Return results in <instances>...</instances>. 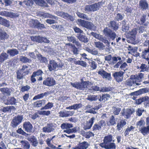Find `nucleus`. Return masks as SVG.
Masks as SVG:
<instances>
[{
    "label": "nucleus",
    "mask_w": 149,
    "mask_h": 149,
    "mask_svg": "<svg viewBox=\"0 0 149 149\" xmlns=\"http://www.w3.org/2000/svg\"><path fill=\"white\" fill-rule=\"evenodd\" d=\"M103 33L104 34L108 37L109 41L103 36L96 33L92 32L91 34L95 38L104 43L106 44V46L109 48L110 46L109 41L115 40L117 37V35L115 32L107 27H106L104 29Z\"/></svg>",
    "instance_id": "obj_1"
},
{
    "label": "nucleus",
    "mask_w": 149,
    "mask_h": 149,
    "mask_svg": "<svg viewBox=\"0 0 149 149\" xmlns=\"http://www.w3.org/2000/svg\"><path fill=\"white\" fill-rule=\"evenodd\" d=\"M88 81H83L80 83L76 82L75 83L71 82L70 84L73 87L77 89L86 91L88 90Z\"/></svg>",
    "instance_id": "obj_2"
},
{
    "label": "nucleus",
    "mask_w": 149,
    "mask_h": 149,
    "mask_svg": "<svg viewBox=\"0 0 149 149\" xmlns=\"http://www.w3.org/2000/svg\"><path fill=\"white\" fill-rule=\"evenodd\" d=\"M43 72L41 70H38L37 71L33 72L31 77V81L32 83L36 81V78L38 81H41L42 79V77Z\"/></svg>",
    "instance_id": "obj_3"
},
{
    "label": "nucleus",
    "mask_w": 149,
    "mask_h": 149,
    "mask_svg": "<svg viewBox=\"0 0 149 149\" xmlns=\"http://www.w3.org/2000/svg\"><path fill=\"white\" fill-rule=\"evenodd\" d=\"M102 5V2H99L91 5H87L85 7L84 10L86 12L95 11L98 10Z\"/></svg>",
    "instance_id": "obj_4"
},
{
    "label": "nucleus",
    "mask_w": 149,
    "mask_h": 149,
    "mask_svg": "<svg viewBox=\"0 0 149 149\" xmlns=\"http://www.w3.org/2000/svg\"><path fill=\"white\" fill-rule=\"evenodd\" d=\"M63 66L61 63H60L58 64L54 60H49L47 67L49 71H52L56 70L57 68H61Z\"/></svg>",
    "instance_id": "obj_5"
},
{
    "label": "nucleus",
    "mask_w": 149,
    "mask_h": 149,
    "mask_svg": "<svg viewBox=\"0 0 149 149\" xmlns=\"http://www.w3.org/2000/svg\"><path fill=\"white\" fill-rule=\"evenodd\" d=\"M123 63V61L121 58L120 56L113 57L112 58V60L110 61V64L111 65H114L116 63L113 67L115 68H120V67Z\"/></svg>",
    "instance_id": "obj_6"
},
{
    "label": "nucleus",
    "mask_w": 149,
    "mask_h": 149,
    "mask_svg": "<svg viewBox=\"0 0 149 149\" xmlns=\"http://www.w3.org/2000/svg\"><path fill=\"white\" fill-rule=\"evenodd\" d=\"M23 117L22 115H18L13 118L11 122V125L13 128H15L17 127L22 122Z\"/></svg>",
    "instance_id": "obj_7"
},
{
    "label": "nucleus",
    "mask_w": 149,
    "mask_h": 149,
    "mask_svg": "<svg viewBox=\"0 0 149 149\" xmlns=\"http://www.w3.org/2000/svg\"><path fill=\"white\" fill-rule=\"evenodd\" d=\"M56 15L60 17H62L63 18L69 20L71 21H73L74 20L73 17L72 15H70L68 13H65L64 12L57 11L56 12Z\"/></svg>",
    "instance_id": "obj_8"
},
{
    "label": "nucleus",
    "mask_w": 149,
    "mask_h": 149,
    "mask_svg": "<svg viewBox=\"0 0 149 149\" xmlns=\"http://www.w3.org/2000/svg\"><path fill=\"white\" fill-rule=\"evenodd\" d=\"M139 8L143 11L149 9V6L146 0H141L139 3Z\"/></svg>",
    "instance_id": "obj_9"
},
{
    "label": "nucleus",
    "mask_w": 149,
    "mask_h": 149,
    "mask_svg": "<svg viewBox=\"0 0 149 149\" xmlns=\"http://www.w3.org/2000/svg\"><path fill=\"white\" fill-rule=\"evenodd\" d=\"M124 73V72L122 71L116 72L113 74V76L116 81L119 82L123 81Z\"/></svg>",
    "instance_id": "obj_10"
},
{
    "label": "nucleus",
    "mask_w": 149,
    "mask_h": 149,
    "mask_svg": "<svg viewBox=\"0 0 149 149\" xmlns=\"http://www.w3.org/2000/svg\"><path fill=\"white\" fill-rule=\"evenodd\" d=\"M97 73L104 79H106L108 80L111 79L110 73L107 72L103 69L100 70L97 72Z\"/></svg>",
    "instance_id": "obj_11"
},
{
    "label": "nucleus",
    "mask_w": 149,
    "mask_h": 149,
    "mask_svg": "<svg viewBox=\"0 0 149 149\" xmlns=\"http://www.w3.org/2000/svg\"><path fill=\"white\" fill-rule=\"evenodd\" d=\"M43 84L48 86H52L56 84V81L53 78L48 77L44 80Z\"/></svg>",
    "instance_id": "obj_12"
},
{
    "label": "nucleus",
    "mask_w": 149,
    "mask_h": 149,
    "mask_svg": "<svg viewBox=\"0 0 149 149\" xmlns=\"http://www.w3.org/2000/svg\"><path fill=\"white\" fill-rule=\"evenodd\" d=\"M133 76L136 82V85L139 86L140 84L139 83L144 78V74L142 73H139L135 75H132Z\"/></svg>",
    "instance_id": "obj_13"
},
{
    "label": "nucleus",
    "mask_w": 149,
    "mask_h": 149,
    "mask_svg": "<svg viewBox=\"0 0 149 149\" xmlns=\"http://www.w3.org/2000/svg\"><path fill=\"white\" fill-rule=\"evenodd\" d=\"M23 128L27 132H32L33 125L29 121H26L24 123L23 125Z\"/></svg>",
    "instance_id": "obj_14"
},
{
    "label": "nucleus",
    "mask_w": 149,
    "mask_h": 149,
    "mask_svg": "<svg viewBox=\"0 0 149 149\" xmlns=\"http://www.w3.org/2000/svg\"><path fill=\"white\" fill-rule=\"evenodd\" d=\"M90 146V144L86 141L79 143L77 146L74 147L73 149H87Z\"/></svg>",
    "instance_id": "obj_15"
},
{
    "label": "nucleus",
    "mask_w": 149,
    "mask_h": 149,
    "mask_svg": "<svg viewBox=\"0 0 149 149\" xmlns=\"http://www.w3.org/2000/svg\"><path fill=\"white\" fill-rule=\"evenodd\" d=\"M125 85L129 86H135L136 85V81L134 80L132 75H131L130 78L127 79L125 82Z\"/></svg>",
    "instance_id": "obj_16"
},
{
    "label": "nucleus",
    "mask_w": 149,
    "mask_h": 149,
    "mask_svg": "<svg viewBox=\"0 0 149 149\" xmlns=\"http://www.w3.org/2000/svg\"><path fill=\"white\" fill-rule=\"evenodd\" d=\"M141 57L148 61L149 63V46L148 48L145 49L141 53Z\"/></svg>",
    "instance_id": "obj_17"
},
{
    "label": "nucleus",
    "mask_w": 149,
    "mask_h": 149,
    "mask_svg": "<svg viewBox=\"0 0 149 149\" xmlns=\"http://www.w3.org/2000/svg\"><path fill=\"white\" fill-rule=\"evenodd\" d=\"M100 146L102 148H104L106 149H115L116 146L114 143H111L107 144L100 143L99 144Z\"/></svg>",
    "instance_id": "obj_18"
},
{
    "label": "nucleus",
    "mask_w": 149,
    "mask_h": 149,
    "mask_svg": "<svg viewBox=\"0 0 149 149\" xmlns=\"http://www.w3.org/2000/svg\"><path fill=\"white\" fill-rule=\"evenodd\" d=\"M53 127V124L52 123L47 124V125L42 128V131L43 132L45 133H49L51 132L54 130Z\"/></svg>",
    "instance_id": "obj_19"
},
{
    "label": "nucleus",
    "mask_w": 149,
    "mask_h": 149,
    "mask_svg": "<svg viewBox=\"0 0 149 149\" xmlns=\"http://www.w3.org/2000/svg\"><path fill=\"white\" fill-rule=\"evenodd\" d=\"M147 16L146 15L143 14L140 18V20L138 23L141 25H143L145 26H147L149 24V22L146 21Z\"/></svg>",
    "instance_id": "obj_20"
},
{
    "label": "nucleus",
    "mask_w": 149,
    "mask_h": 149,
    "mask_svg": "<svg viewBox=\"0 0 149 149\" xmlns=\"http://www.w3.org/2000/svg\"><path fill=\"white\" fill-rule=\"evenodd\" d=\"M109 27L113 29V31H116L118 29L119 24L114 20L111 21L108 24Z\"/></svg>",
    "instance_id": "obj_21"
},
{
    "label": "nucleus",
    "mask_w": 149,
    "mask_h": 149,
    "mask_svg": "<svg viewBox=\"0 0 149 149\" xmlns=\"http://www.w3.org/2000/svg\"><path fill=\"white\" fill-rule=\"evenodd\" d=\"M149 90L146 88L141 89L139 90L132 93L131 94L133 95H140L148 92Z\"/></svg>",
    "instance_id": "obj_22"
},
{
    "label": "nucleus",
    "mask_w": 149,
    "mask_h": 149,
    "mask_svg": "<svg viewBox=\"0 0 149 149\" xmlns=\"http://www.w3.org/2000/svg\"><path fill=\"white\" fill-rule=\"evenodd\" d=\"M94 46L100 50H103L105 49V46L103 43L100 41H95L93 42Z\"/></svg>",
    "instance_id": "obj_23"
},
{
    "label": "nucleus",
    "mask_w": 149,
    "mask_h": 149,
    "mask_svg": "<svg viewBox=\"0 0 149 149\" xmlns=\"http://www.w3.org/2000/svg\"><path fill=\"white\" fill-rule=\"evenodd\" d=\"M132 113V111L130 109H127L126 110L123 109L121 113L125 117L128 118L130 117L131 114Z\"/></svg>",
    "instance_id": "obj_24"
},
{
    "label": "nucleus",
    "mask_w": 149,
    "mask_h": 149,
    "mask_svg": "<svg viewBox=\"0 0 149 149\" xmlns=\"http://www.w3.org/2000/svg\"><path fill=\"white\" fill-rule=\"evenodd\" d=\"M82 34V33H81L77 34V37L80 41L83 42L84 43H86L88 42L89 40L87 37Z\"/></svg>",
    "instance_id": "obj_25"
},
{
    "label": "nucleus",
    "mask_w": 149,
    "mask_h": 149,
    "mask_svg": "<svg viewBox=\"0 0 149 149\" xmlns=\"http://www.w3.org/2000/svg\"><path fill=\"white\" fill-rule=\"evenodd\" d=\"M4 102L6 104H15L16 102V100L13 97H10L5 100Z\"/></svg>",
    "instance_id": "obj_26"
},
{
    "label": "nucleus",
    "mask_w": 149,
    "mask_h": 149,
    "mask_svg": "<svg viewBox=\"0 0 149 149\" xmlns=\"http://www.w3.org/2000/svg\"><path fill=\"white\" fill-rule=\"evenodd\" d=\"M114 141V140H113V136L111 134L105 136L103 140L104 142L101 143L107 144L111 142Z\"/></svg>",
    "instance_id": "obj_27"
},
{
    "label": "nucleus",
    "mask_w": 149,
    "mask_h": 149,
    "mask_svg": "<svg viewBox=\"0 0 149 149\" xmlns=\"http://www.w3.org/2000/svg\"><path fill=\"white\" fill-rule=\"evenodd\" d=\"M94 117H92L88 121L86 122V125L85 126V130L87 129H90L92 127L93 123H94V120H95Z\"/></svg>",
    "instance_id": "obj_28"
},
{
    "label": "nucleus",
    "mask_w": 149,
    "mask_h": 149,
    "mask_svg": "<svg viewBox=\"0 0 149 149\" xmlns=\"http://www.w3.org/2000/svg\"><path fill=\"white\" fill-rule=\"evenodd\" d=\"M45 100L37 101L33 103V106L35 107H40L44 105L46 103Z\"/></svg>",
    "instance_id": "obj_29"
},
{
    "label": "nucleus",
    "mask_w": 149,
    "mask_h": 149,
    "mask_svg": "<svg viewBox=\"0 0 149 149\" xmlns=\"http://www.w3.org/2000/svg\"><path fill=\"white\" fill-rule=\"evenodd\" d=\"M82 105L81 104H76L70 106L66 107V109H74V110H76L79 108H81L82 107Z\"/></svg>",
    "instance_id": "obj_30"
},
{
    "label": "nucleus",
    "mask_w": 149,
    "mask_h": 149,
    "mask_svg": "<svg viewBox=\"0 0 149 149\" xmlns=\"http://www.w3.org/2000/svg\"><path fill=\"white\" fill-rule=\"evenodd\" d=\"M7 53L10 56H13L18 54L19 51L16 49H8L7 51Z\"/></svg>",
    "instance_id": "obj_31"
},
{
    "label": "nucleus",
    "mask_w": 149,
    "mask_h": 149,
    "mask_svg": "<svg viewBox=\"0 0 149 149\" xmlns=\"http://www.w3.org/2000/svg\"><path fill=\"white\" fill-rule=\"evenodd\" d=\"M117 118H115L113 115L111 116L109 118V120L107 123L109 125H114L116 124Z\"/></svg>",
    "instance_id": "obj_32"
},
{
    "label": "nucleus",
    "mask_w": 149,
    "mask_h": 149,
    "mask_svg": "<svg viewBox=\"0 0 149 149\" xmlns=\"http://www.w3.org/2000/svg\"><path fill=\"white\" fill-rule=\"evenodd\" d=\"M0 91L4 94L10 95L12 91V89L8 88H3L0 89Z\"/></svg>",
    "instance_id": "obj_33"
},
{
    "label": "nucleus",
    "mask_w": 149,
    "mask_h": 149,
    "mask_svg": "<svg viewBox=\"0 0 149 149\" xmlns=\"http://www.w3.org/2000/svg\"><path fill=\"white\" fill-rule=\"evenodd\" d=\"M22 143L23 147L24 149H29L30 148V145L29 143L27 141L22 140L20 141Z\"/></svg>",
    "instance_id": "obj_34"
},
{
    "label": "nucleus",
    "mask_w": 149,
    "mask_h": 149,
    "mask_svg": "<svg viewBox=\"0 0 149 149\" xmlns=\"http://www.w3.org/2000/svg\"><path fill=\"white\" fill-rule=\"evenodd\" d=\"M41 15L44 18H49L56 19H58L57 17L48 13H43L41 14Z\"/></svg>",
    "instance_id": "obj_35"
},
{
    "label": "nucleus",
    "mask_w": 149,
    "mask_h": 149,
    "mask_svg": "<svg viewBox=\"0 0 149 149\" xmlns=\"http://www.w3.org/2000/svg\"><path fill=\"white\" fill-rule=\"evenodd\" d=\"M126 124V122L125 120H122L117 124V129L118 131L120 130L121 128Z\"/></svg>",
    "instance_id": "obj_36"
},
{
    "label": "nucleus",
    "mask_w": 149,
    "mask_h": 149,
    "mask_svg": "<svg viewBox=\"0 0 149 149\" xmlns=\"http://www.w3.org/2000/svg\"><path fill=\"white\" fill-rule=\"evenodd\" d=\"M76 14L80 18H81L87 20H90L91 19L90 18H89L84 13H81L80 12L78 11L77 12Z\"/></svg>",
    "instance_id": "obj_37"
},
{
    "label": "nucleus",
    "mask_w": 149,
    "mask_h": 149,
    "mask_svg": "<svg viewBox=\"0 0 149 149\" xmlns=\"http://www.w3.org/2000/svg\"><path fill=\"white\" fill-rule=\"evenodd\" d=\"M19 61L23 63H30L31 62V60L26 57L21 56L19 57Z\"/></svg>",
    "instance_id": "obj_38"
},
{
    "label": "nucleus",
    "mask_w": 149,
    "mask_h": 149,
    "mask_svg": "<svg viewBox=\"0 0 149 149\" xmlns=\"http://www.w3.org/2000/svg\"><path fill=\"white\" fill-rule=\"evenodd\" d=\"M140 131L144 135L149 133V125L146 127H144L142 128L140 130Z\"/></svg>",
    "instance_id": "obj_39"
},
{
    "label": "nucleus",
    "mask_w": 149,
    "mask_h": 149,
    "mask_svg": "<svg viewBox=\"0 0 149 149\" xmlns=\"http://www.w3.org/2000/svg\"><path fill=\"white\" fill-rule=\"evenodd\" d=\"M137 68L139 69L140 72H144L148 70L147 65L144 64H141L139 67L137 66Z\"/></svg>",
    "instance_id": "obj_40"
},
{
    "label": "nucleus",
    "mask_w": 149,
    "mask_h": 149,
    "mask_svg": "<svg viewBox=\"0 0 149 149\" xmlns=\"http://www.w3.org/2000/svg\"><path fill=\"white\" fill-rule=\"evenodd\" d=\"M8 55L6 53H2L0 55V63H2L7 59Z\"/></svg>",
    "instance_id": "obj_41"
},
{
    "label": "nucleus",
    "mask_w": 149,
    "mask_h": 149,
    "mask_svg": "<svg viewBox=\"0 0 149 149\" xmlns=\"http://www.w3.org/2000/svg\"><path fill=\"white\" fill-rule=\"evenodd\" d=\"M53 103L52 102H48L45 105L42 107L41 109V110L44 109H50L53 107Z\"/></svg>",
    "instance_id": "obj_42"
},
{
    "label": "nucleus",
    "mask_w": 149,
    "mask_h": 149,
    "mask_svg": "<svg viewBox=\"0 0 149 149\" xmlns=\"http://www.w3.org/2000/svg\"><path fill=\"white\" fill-rule=\"evenodd\" d=\"M72 125L69 123H63L61 125V127L63 129L67 130L73 127Z\"/></svg>",
    "instance_id": "obj_43"
},
{
    "label": "nucleus",
    "mask_w": 149,
    "mask_h": 149,
    "mask_svg": "<svg viewBox=\"0 0 149 149\" xmlns=\"http://www.w3.org/2000/svg\"><path fill=\"white\" fill-rule=\"evenodd\" d=\"M0 24L6 26H8L9 25V21L1 17H0Z\"/></svg>",
    "instance_id": "obj_44"
},
{
    "label": "nucleus",
    "mask_w": 149,
    "mask_h": 149,
    "mask_svg": "<svg viewBox=\"0 0 149 149\" xmlns=\"http://www.w3.org/2000/svg\"><path fill=\"white\" fill-rule=\"evenodd\" d=\"M12 108V106H6L1 108L0 110L4 113L8 112L11 111Z\"/></svg>",
    "instance_id": "obj_45"
},
{
    "label": "nucleus",
    "mask_w": 149,
    "mask_h": 149,
    "mask_svg": "<svg viewBox=\"0 0 149 149\" xmlns=\"http://www.w3.org/2000/svg\"><path fill=\"white\" fill-rule=\"evenodd\" d=\"M148 99V97H141L136 100V103L138 104H140L143 102H146L147 103Z\"/></svg>",
    "instance_id": "obj_46"
},
{
    "label": "nucleus",
    "mask_w": 149,
    "mask_h": 149,
    "mask_svg": "<svg viewBox=\"0 0 149 149\" xmlns=\"http://www.w3.org/2000/svg\"><path fill=\"white\" fill-rule=\"evenodd\" d=\"M114 89L113 87L109 86L104 87L101 88V92H109L112 91Z\"/></svg>",
    "instance_id": "obj_47"
},
{
    "label": "nucleus",
    "mask_w": 149,
    "mask_h": 149,
    "mask_svg": "<svg viewBox=\"0 0 149 149\" xmlns=\"http://www.w3.org/2000/svg\"><path fill=\"white\" fill-rule=\"evenodd\" d=\"M41 37L40 36H34L31 37V40L38 42H40Z\"/></svg>",
    "instance_id": "obj_48"
},
{
    "label": "nucleus",
    "mask_w": 149,
    "mask_h": 149,
    "mask_svg": "<svg viewBox=\"0 0 149 149\" xmlns=\"http://www.w3.org/2000/svg\"><path fill=\"white\" fill-rule=\"evenodd\" d=\"M86 50L89 53H91L93 55H97L98 54V51L97 50L95 49H91L88 48L86 49Z\"/></svg>",
    "instance_id": "obj_49"
},
{
    "label": "nucleus",
    "mask_w": 149,
    "mask_h": 149,
    "mask_svg": "<svg viewBox=\"0 0 149 149\" xmlns=\"http://www.w3.org/2000/svg\"><path fill=\"white\" fill-rule=\"evenodd\" d=\"M8 35L5 32H0V39L1 40H5L8 37Z\"/></svg>",
    "instance_id": "obj_50"
},
{
    "label": "nucleus",
    "mask_w": 149,
    "mask_h": 149,
    "mask_svg": "<svg viewBox=\"0 0 149 149\" xmlns=\"http://www.w3.org/2000/svg\"><path fill=\"white\" fill-rule=\"evenodd\" d=\"M124 15L118 13L115 17V20L117 21L122 20L124 18Z\"/></svg>",
    "instance_id": "obj_51"
},
{
    "label": "nucleus",
    "mask_w": 149,
    "mask_h": 149,
    "mask_svg": "<svg viewBox=\"0 0 149 149\" xmlns=\"http://www.w3.org/2000/svg\"><path fill=\"white\" fill-rule=\"evenodd\" d=\"M112 109L114 115H118L121 111L120 108L116 107H113Z\"/></svg>",
    "instance_id": "obj_52"
},
{
    "label": "nucleus",
    "mask_w": 149,
    "mask_h": 149,
    "mask_svg": "<svg viewBox=\"0 0 149 149\" xmlns=\"http://www.w3.org/2000/svg\"><path fill=\"white\" fill-rule=\"evenodd\" d=\"M17 61L15 59H12L9 60L8 62V64L10 66H13L16 65L17 63Z\"/></svg>",
    "instance_id": "obj_53"
},
{
    "label": "nucleus",
    "mask_w": 149,
    "mask_h": 149,
    "mask_svg": "<svg viewBox=\"0 0 149 149\" xmlns=\"http://www.w3.org/2000/svg\"><path fill=\"white\" fill-rule=\"evenodd\" d=\"M93 26V24L91 22L86 21L84 27L91 29H92Z\"/></svg>",
    "instance_id": "obj_54"
},
{
    "label": "nucleus",
    "mask_w": 149,
    "mask_h": 149,
    "mask_svg": "<svg viewBox=\"0 0 149 149\" xmlns=\"http://www.w3.org/2000/svg\"><path fill=\"white\" fill-rule=\"evenodd\" d=\"M71 51L73 53V54L77 55L79 53L78 49L74 45H71Z\"/></svg>",
    "instance_id": "obj_55"
},
{
    "label": "nucleus",
    "mask_w": 149,
    "mask_h": 149,
    "mask_svg": "<svg viewBox=\"0 0 149 149\" xmlns=\"http://www.w3.org/2000/svg\"><path fill=\"white\" fill-rule=\"evenodd\" d=\"M101 130L104 128L106 125L105 121L104 120H102L100 121L97 123Z\"/></svg>",
    "instance_id": "obj_56"
},
{
    "label": "nucleus",
    "mask_w": 149,
    "mask_h": 149,
    "mask_svg": "<svg viewBox=\"0 0 149 149\" xmlns=\"http://www.w3.org/2000/svg\"><path fill=\"white\" fill-rule=\"evenodd\" d=\"M39 22L37 20H31L30 21V23L31 24V26L33 27H37Z\"/></svg>",
    "instance_id": "obj_57"
},
{
    "label": "nucleus",
    "mask_w": 149,
    "mask_h": 149,
    "mask_svg": "<svg viewBox=\"0 0 149 149\" xmlns=\"http://www.w3.org/2000/svg\"><path fill=\"white\" fill-rule=\"evenodd\" d=\"M97 96L95 95H90L87 98V99L91 101L97 100Z\"/></svg>",
    "instance_id": "obj_58"
},
{
    "label": "nucleus",
    "mask_w": 149,
    "mask_h": 149,
    "mask_svg": "<svg viewBox=\"0 0 149 149\" xmlns=\"http://www.w3.org/2000/svg\"><path fill=\"white\" fill-rule=\"evenodd\" d=\"M75 63L76 64L80 65L84 67H86L87 66L86 63L82 61H75Z\"/></svg>",
    "instance_id": "obj_59"
},
{
    "label": "nucleus",
    "mask_w": 149,
    "mask_h": 149,
    "mask_svg": "<svg viewBox=\"0 0 149 149\" xmlns=\"http://www.w3.org/2000/svg\"><path fill=\"white\" fill-rule=\"evenodd\" d=\"M38 113L40 115L48 116L50 114V111H38Z\"/></svg>",
    "instance_id": "obj_60"
},
{
    "label": "nucleus",
    "mask_w": 149,
    "mask_h": 149,
    "mask_svg": "<svg viewBox=\"0 0 149 149\" xmlns=\"http://www.w3.org/2000/svg\"><path fill=\"white\" fill-rule=\"evenodd\" d=\"M127 66V65L125 62L122 63L120 67V69L121 70H123L125 72L126 70H127V69L126 68V67Z\"/></svg>",
    "instance_id": "obj_61"
},
{
    "label": "nucleus",
    "mask_w": 149,
    "mask_h": 149,
    "mask_svg": "<svg viewBox=\"0 0 149 149\" xmlns=\"http://www.w3.org/2000/svg\"><path fill=\"white\" fill-rule=\"evenodd\" d=\"M145 122L143 120H141L137 122L136 123V125L139 127L143 126L145 124Z\"/></svg>",
    "instance_id": "obj_62"
},
{
    "label": "nucleus",
    "mask_w": 149,
    "mask_h": 149,
    "mask_svg": "<svg viewBox=\"0 0 149 149\" xmlns=\"http://www.w3.org/2000/svg\"><path fill=\"white\" fill-rule=\"evenodd\" d=\"M94 135V134L93 133L89 132L85 133L84 136L86 138L88 139L91 137L93 136Z\"/></svg>",
    "instance_id": "obj_63"
},
{
    "label": "nucleus",
    "mask_w": 149,
    "mask_h": 149,
    "mask_svg": "<svg viewBox=\"0 0 149 149\" xmlns=\"http://www.w3.org/2000/svg\"><path fill=\"white\" fill-rule=\"evenodd\" d=\"M24 5L27 6H30L33 3V2L32 0H28L27 1H24Z\"/></svg>",
    "instance_id": "obj_64"
}]
</instances>
